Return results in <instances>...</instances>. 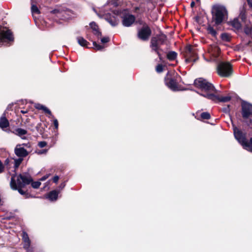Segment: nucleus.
Segmentation results:
<instances>
[{
	"label": "nucleus",
	"instance_id": "30",
	"mask_svg": "<svg viewBox=\"0 0 252 252\" xmlns=\"http://www.w3.org/2000/svg\"><path fill=\"white\" fill-rule=\"evenodd\" d=\"M201 118L203 119H209L210 118V115L208 112H203L201 115Z\"/></svg>",
	"mask_w": 252,
	"mask_h": 252
},
{
	"label": "nucleus",
	"instance_id": "44",
	"mask_svg": "<svg viewBox=\"0 0 252 252\" xmlns=\"http://www.w3.org/2000/svg\"><path fill=\"white\" fill-rule=\"evenodd\" d=\"M48 177H49L48 175H45V176L42 177L40 179V181H45L46 179H47L48 178Z\"/></svg>",
	"mask_w": 252,
	"mask_h": 252
},
{
	"label": "nucleus",
	"instance_id": "35",
	"mask_svg": "<svg viewBox=\"0 0 252 252\" xmlns=\"http://www.w3.org/2000/svg\"><path fill=\"white\" fill-rule=\"evenodd\" d=\"M156 70L158 72H161L163 70V66L161 64H158L156 67Z\"/></svg>",
	"mask_w": 252,
	"mask_h": 252
},
{
	"label": "nucleus",
	"instance_id": "19",
	"mask_svg": "<svg viewBox=\"0 0 252 252\" xmlns=\"http://www.w3.org/2000/svg\"><path fill=\"white\" fill-rule=\"evenodd\" d=\"M22 239L24 242V248L26 250H28L30 248L31 242L27 233L23 232Z\"/></svg>",
	"mask_w": 252,
	"mask_h": 252
},
{
	"label": "nucleus",
	"instance_id": "34",
	"mask_svg": "<svg viewBox=\"0 0 252 252\" xmlns=\"http://www.w3.org/2000/svg\"><path fill=\"white\" fill-rule=\"evenodd\" d=\"M42 110H43L45 113L49 114L50 117L53 118V116L52 115L51 112L46 107L44 106Z\"/></svg>",
	"mask_w": 252,
	"mask_h": 252
},
{
	"label": "nucleus",
	"instance_id": "14",
	"mask_svg": "<svg viewBox=\"0 0 252 252\" xmlns=\"http://www.w3.org/2000/svg\"><path fill=\"white\" fill-rule=\"evenodd\" d=\"M161 45H162V44L159 43L157 38H154V37L152 38L150 46L152 50L155 51L159 57L160 54L159 53V50L160 49V46Z\"/></svg>",
	"mask_w": 252,
	"mask_h": 252
},
{
	"label": "nucleus",
	"instance_id": "40",
	"mask_svg": "<svg viewBox=\"0 0 252 252\" xmlns=\"http://www.w3.org/2000/svg\"><path fill=\"white\" fill-rule=\"evenodd\" d=\"M44 107V106H43L41 104H37L35 106L36 108H37L38 109H41V110H43Z\"/></svg>",
	"mask_w": 252,
	"mask_h": 252
},
{
	"label": "nucleus",
	"instance_id": "6",
	"mask_svg": "<svg viewBox=\"0 0 252 252\" xmlns=\"http://www.w3.org/2000/svg\"><path fill=\"white\" fill-rule=\"evenodd\" d=\"M218 73L221 77H228L232 73V68L229 63L222 62L220 63L217 67Z\"/></svg>",
	"mask_w": 252,
	"mask_h": 252
},
{
	"label": "nucleus",
	"instance_id": "13",
	"mask_svg": "<svg viewBox=\"0 0 252 252\" xmlns=\"http://www.w3.org/2000/svg\"><path fill=\"white\" fill-rule=\"evenodd\" d=\"M14 152L17 157L22 158L28 155V151L23 147H22L21 145L16 146L14 150Z\"/></svg>",
	"mask_w": 252,
	"mask_h": 252
},
{
	"label": "nucleus",
	"instance_id": "8",
	"mask_svg": "<svg viewBox=\"0 0 252 252\" xmlns=\"http://www.w3.org/2000/svg\"><path fill=\"white\" fill-rule=\"evenodd\" d=\"M165 82L166 85L173 91H178L182 90L178 86L176 79L174 78L171 77L169 73L167 74L165 78Z\"/></svg>",
	"mask_w": 252,
	"mask_h": 252
},
{
	"label": "nucleus",
	"instance_id": "24",
	"mask_svg": "<svg viewBox=\"0 0 252 252\" xmlns=\"http://www.w3.org/2000/svg\"><path fill=\"white\" fill-rule=\"evenodd\" d=\"M154 37L157 38V39L159 41V43L162 44H164V43L166 40V36L165 35L163 34H159Z\"/></svg>",
	"mask_w": 252,
	"mask_h": 252
},
{
	"label": "nucleus",
	"instance_id": "49",
	"mask_svg": "<svg viewBox=\"0 0 252 252\" xmlns=\"http://www.w3.org/2000/svg\"><path fill=\"white\" fill-rule=\"evenodd\" d=\"M23 145H24L25 146L28 147V144H24Z\"/></svg>",
	"mask_w": 252,
	"mask_h": 252
},
{
	"label": "nucleus",
	"instance_id": "50",
	"mask_svg": "<svg viewBox=\"0 0 252 252\" xmlns=\"http://www.w3.org/2000/svg\"><path fill=\"white\" fill-rule=\"evenodd\" d=\"M21 112L23 113H26V111H21Z\"/></svg>",
	"mask_w": 252,
	"mask_h": 252
},
{
	"label": "nucleus",
	"instance_id": "9",
	"mask_svg": "<svg viewBox=\"0 0 252 252\" xmlns=\"http://www.w3.org/2000/svg\"><path fill=\"white\" fill-rule=\"evenodd\" d=\"M151 34V30L147 26H143L138 32V38L144 41L148 40Z\"/></svg>",
	"mask_w": 252,
	"mask_h": 252
},
{
	"label": "nucleus",
	"instance_id": "21",
	"mask_svg": "<svg viewBox=\"0 0 252 252\" xmlns=\"http://www.w3.org/2000/svg\"><path fill=\"white\" fill-rule=\"evenodd\" d=\"M59 192L54 190L50 191L47 195V198L51 201H55L58 198Z\"/></svg>",
	"mask_w": 252,
	"mask_h": 252
},
{
	"label": "nucleus",
	"instance_id": "17",
	"mask_svg": "<svg viewBox=\"0 0 252 252\" xmlns=\"http://www.w3.org/2000/svg\"><path fill=\"white\" fill-rule=\"evenodd\" d=\"M90 26L93 30L94 34L97 38H99L101 36V33L98 30V26L94 22H91L90 24Z\"/></svg>",
	"mask_w": 252,
	"mask_h": 252
},
{
	"label": "nucleus",
	"instance_id": "52",
	"mask_svg": "<svg viewBox=\"0 0 252 252\" xmlns=\"http://www.w3.org/2000/svg\"><path fill=\"white\" fill-rule=\"evenodd\" d=\"M251 152H252V151H251Z\"/></svg>",
	"mask_w": 252,
	"mask_h": 252
},
{
	"label": "nucleus",
	"instance_id": "26",
	"mask_svg": "<svg viewBox=\"0 0 252 252\" xmlns=\"http://www.w3.org/2000/svg\"><path fill=\"white\" fill-rule=\"evenodd\" d=\"M176 57L177 53L173 51L169 52L167 55V58L170 61L174 60V59H175Z\"/></svg>",
	"mask_w": 252,
	"mask_h": 252
},
{
	"label": "nucleus",
	"instance_id": "32",
	"mask_svg": "<svg viewBox=\"0 0 252 252\" xmlns=\"http://www.w3.org/2000/svg\"><path fill=\"white\" fill-rule=\"evenodd\" d=\"M222 39L224 41H227L229 40V36L226 33H222L221 35Z\"/></svg>",
	"mask_w": 252,
	"mask_h": 252
},
{
	"label": "nucleus",
	"instance_id": "11",
	"mask_svg": "<svg viewBox=\"0 0 252 252\" xmlns=\"http://www.w3.org/2000/svg\"><path fill=\"white\" fill-rule=\"evenodd\" d=\"M240 17L245 24V27L244 29V32L247 35H250L252 33V26L249 24V22L246 20V17L244 13H241Z\"/></svg>",
	"mask_w": 252,
	"mask_h": 252
},
{
	"label": "nucleus",
	"instance_id": "25",
	"mask_svg": "<svg viewBox=\"0 0 252 252\" xmlns=\"http://www.w3.org/2000/svg\"><path fill=\"white\" fill-rule=\"evenodd\" d=\"M218 100L221 102H227L230 100V97L229 96L220 97V96L217 95V98H215L214 100Z\"/></svg>",
	"mask_w": 252,
	"mask_h": 252
},
{
	"label": "nucleus",
	"instance_id": "42",
	"mask_svg": "<svg viewBox=\"0 0 252 252\" xmlns=\"http://www.w3.org/2000/svg\"><path fill=\"white\" fill-rule=\"evenodd\" d=\"M59 179V176H55L53 178V180L54 182H55V183H57V182H58V181Z\"/></svg>",
	"mask_w": 252,
	"mask_h": 252
},
{
	"label": "nucleus",
	"instance_id": "36",
	"mask_svg": "<svg viewBox=\"0 0 252 252\" xmlns=\"http://www.w3.org/2000/svg\"><path fill=\"white\" fill-rule=\"evenodd\" d=\"M47 151H48V150H47L43 149V150H41L36 151V153L38 155H42V154H46V153L47 152Z\"/></svg>",
	"mask_w": 252,
	"mask_h": 252
},
{
	"label": "nucleus",
	"instance_id": "27",
	"mask_svg": "<svg viewBox=\"0 0 252 252\" xmlns=\"http://www.w3.org/2000/svg\"><path fill=\"white\" fill-rule=\"evenodd\" d=\"M93 46L94 48L96 50H101L104 48L103 46L100 45L99 44H97L96 42L94 41L93 42Z\"/></svg>",
	"mask_w": 252,
	"mask_h": 252
},
{
	"label": "nucleus",
	"instance_id": "3",
	"mask_svg": "<svg viewBox=\"0 0 252 252\" xmlns=\"http://www.w3.org/2000/svg\"><path fill=\"white\" fill-rule=\"evenodd\" d=\"M32 181L30 176L28 174H20L18 176L12 175L10 182V187L14 190L18 189L22 195L26 194V192L21 188L29 184Z\"/></svg>",
	"mask_w": 252,
	"mask_h": 252
},
{
	"label": "nucleus",
	"instance_id": "29",
	"mask_svg": "<svg viewBox=\"0 0 252 252\" xmlns=\"http://www.w3.org/2000/svg\"><path fill=\"white\" fill-rule=\"evenodd\" d=\"M207 31L209 33H210L211 34H212L213 36H215L216 34H217V32L216 31L213 29V28H212V27H209L208 28H207Z\"/></svg>",
	"mask_w": 252,
	"mask_h": 252
},
{
	"label": "nucleus",
	"instance_id": "5",
	"mask_svg": "<svg viewBox=\"0 0 252 252\" xmlns=\"http://www.w3.org/2000/svg\"><path fill=\"white\" fill-rule=\"evenodd\" d=\"M234 134L237 140L248 151H252V138L248 142L246 139V134L236 127L233 126Z\"/></svg>",
	"mask_w": 252,
	"mask_h": 252
},
{
	"label": "nucleus",
	"instance_id": "16",
	"mask_svg": "<svg viewBox=\"0 0 252 252\" xmlns=\"http://www.w3.org/2000/svg\"><path fill=\"white\" fill-rule=\"evenodd\" d=\"M210 56L214 58H216L219 56L220 53L219 48L216 45H211L208 50Z\"/></svg>",
	"mask_w": 252,
	"mask_h": 252
},
{
	"label": "nucleus",
	"instance_id": "48",
	"mask_svg": "<svg viewBox=\"0 0 252 252\" xmlns=\"http://www.w3.org/2000/svg\"><path fill=\"white\" fill-rule=\"evenodd\" d=\"M9 159H7L5 160V164H8L9 163Z\"/></svg>",
	"mask_w": 252,
	"mask_h": 252
},
{
	"label": "nucleus",
	"instance_id": "51",
	"mask_svg": "<svg viewBox=\"0 0 252 252\" xmlns=\"http://www.w3.org/2000/svg\"><path fill=\"white\" fill-rule=\"evenodd\" d=\"M197 2H200V0H196Z\"/></svg>",
	"mask_w": 252,
	"mask_h": 252
},
{
	"label": "nucleus",
	"instance_id": "47",
	"mask_svg": "<svg viewBox=\"0 0 252 252\" xmlns=\"http://www.w3.org/2000/svg\"><path fill=\"white\" fill-rule=\"evenodd\" d=\"M195 5V2L194 1H192L191 4H190V6L191 7H193Z\"/></svg>",
	"mask_w": 252,
	"mask_h": 252
},
{
	"label": "nucleus",
	"instance_id": "38",
	"mask_svg": "<svg viewBox=\"0 0 252 252\" xmlns=\"http://www.w3.org/2000/svg\"><path fill=\"white\" fill-rule=\"evenodd\" d=\"M109 41V38L108 37H104L101 38V41L103 43H107Z\"/></svg>",
	"mask_w": 252,
	"mask_h": 252
},
{
	"label": "nucleus",
	"instance_id": "31",
	"mask_svg": "<svg viewBox=\"0 0 252 252\" xmlns=\"http://www.w3.org/2000/svg\"><path fill=\"white\" fill-rule=\"evenodd\" d=\"M41 185V183L39 181L34 182L32 183V188L34 189H37Z\"/></svg>",
	"mask_w": 252,
	"mask_h": 252
},
{
	"label": "nucleus",
	"instance_id": "12",
	"mask_svg": "<svg viewBox=\"0 0 252 252\" xmlns=\"http://www.w3.org/2000/svg\"><path fill=\"white\" fill-rule=\"evenodd\" d=\"M196 61V53L194 52L192 47L189 46L187 48L186 59L187 63L195 62Z\"/></svg>",
	"mask_w": 252,
	"mask_h": 252
},
{
	"label": "nucleus",
	"instance_id": "7",
	"mask_svg": "<svg viewBox=\"0 0 252 252\" xmlns=\"http://www.w3.org/2000/svg\"><path fill=\"white\" fill-rule=\"evenodd\" d=\"M242 116L247 123L252 124V105L248 103L243 104Z\"/></svg>",
	"mask_w": 252,
	"mask_h": 252
},
{
	"label": "nucleus",
	"instance_id": "33",
	"mask_svg": "<svg viewBox=\"0 0 252 252\" xmlns=\"http://www.w3.org/2000/svg\"><path fill=\"white\" fill-rule=\"evenodd\" d=\"M32 13H39V11L37 8V7L35 5H32Z\"/></svg>",
	"mask_w": 252,
	"mask_h": 252
},
{
	"label": "nucleus",
	"instance_id": "41",
	"mask_svg": "<svg viewBox=\"0 0 252 252\" xmlns=\"http://www.w3.org/2000/svg\"><path fill=\"white\" fill-rule=\"evenodd\" d=\"M60 10L57 9H54L51 11V13L55 14H58L60 13Z\"/></svg>",
	"mask_w": 252,
	"mask_h": 252
},
{
	"label": "nucleus",
	"instance_id": "2",
	"mask_svg": "<svg viewBox=\"0 0 252 252\" xmlns=\"http://www.w3.org/2000/svg\"><path fill=\"white\" fill-rule=\"evenodd\" d=\"M117 5L116 0H111L104 6V10L101 11V13L98 16L104 18L108 23L113 27L118 24V20L117 16L121 14V12L116 10L108 11V9L111 8V6L116 7Z\"/></svg>",
	"mask_w": 252,
	"mask_h": 252
},
{
	"label": "nucleus",
	"instance_id": "46",
	"mask_svg": "<svg viewBox=\"0 0 252 252\" xmlns=\"http://www.w3.org/2000/svg\"><path fill=\"white\" fill-rule=\"evenodd\" d=\"M249 5L252 7V0H247Z\"/></svg>",
	"mask_w": 252,
	"mask_h": 252
},
{
	"label": "nucleus",
	"instance_id": "10",
	"mask_svg": "<svg viewBox=\"0 0 252 252\" xmlns=\"http://www.w3.org/2000/svg\"><path fill=\"white\" fill-rule=\"evenodd\" d=\"M13 38L11 32L9 30H3L0 32V42L6 41H12Z\"/></svg>",
	"mask_w": 252,
	"mask_h": 252
},
{
	"label": "nucleus",
	"instance_id": "20",
	"mask_svg": "<svg viewBox=\"0 0 252 252\" xmlns=\"http://www.w3.org/2000/svg\"><path fill=\"white\" fill-rule=\"evenodd\" d=\"M13 132L15 134L21 137L23 139H26V137L24 135L27 133L26 130L18 128L16 129Z\"/></svg>",
	"mask_w": 252,
	"mask_h": 252
},
{
	"label": "nucleus",
	"instance_id": "28",
	"mask_svg": "<svg viewBox=\"0 0 252 252\" xmlns=\"http://www.w3.org/2000/svg\"><path fill=\"white\" fill-rule=\"evenodd\" d=\"M23 158H19L18 159H16L14 160V167L15 169L19 166Z\"/></svg>",
	"mask_w": 252,
	"mask_h": 252
},
{
	"label": "nucleus",
	"instance_id": "37",
	"mask_svg": "<svg viewBox=\"0 0 252 252\" xmlns=\"http://www.w3.org/2000/svg\"><path fill=\"white\" fill-rule=\"evenodd\" d=\"M38 145L40 148H43L47 145V143L45 141H41L38 143Z\"/></svg>",
	"mask_w": 252,
	"mask_h": 252
},
{
	"label": "nucleus",
	"instance_id": "1",
	"mask_svg": "<svg viewBox=\"0 0 252 252\" xmlns=\"http://www.w3.org/2000/svg\"><path fill=\"white\" fill-rule=\"evenodd\" d=\"M195 86L200 89L202 93L199 94L200 95L211 100H214L217 98V91L215 89L213 85L206 80L203 78L196 79L194 81Z\"/></svg>",
	"mask_w": 252,
	"mask_h": 252
},
{
	"label": "nucleus",
	"instance_id": "43",
	"mask_svg": "<svg viewBox=\"0 0 252 252\" xmlns=\"http://www.w3.org/2000/svg\"><path fill=\"white\" fill-rule=\"evenodd\" d=\"M3 170V166L1 162L0 161V173Z\"/></svg>",
	"mask_w": 252,
	"mask_h": 252
},
{
	"label": "nucleus",
	"instance_id": "4",
	"mask_svg": "<svg viewBox=\"0 0 252 252\" xmlns=\"http://www.w3.org/2000/svg\"><path fill=\"white\" fill-rule=\"evenodd\" d=\"M212 16L213 21L215 25H219L227 20L228 12L224 6L216 5L213 8Z\"/></svg>",
	"mask_w": 252,
	"mask_h": 252
},
{
	"label": "nucleus",
	"instance_id": "15",
	"mask_svg": "<svg viewBox=\"0 0 252 252\" xmlns=\"http://www.w3.org/2000/svg\"><path fill=\"white\" fill-rule=\"evenodd\" d=\"M135 21V17L132 15H126L123 18V24L126 27L131 26Z\"/></svg>",
	"mask_w": 252,
	"mask_h": 252
},
{
	"label": "nucleus",
	"instance_id": "18",
	"mask_svg": "<svg viewBox=\"0 0 252 252\" xmlns=\"http://www.w3.org/2000/svg\"><path fill=\"white\" fill-rule=\"evenodd\" d=\"M228 25L231 26L234 30L237 31L241 29L242 26L241 24L237 18H235L233 20L229 21Z\"/></svg>",
	"mask_w": 252,
	"mask_h": 252
},
{
	"label": "nucleus",
	"instance_id": "45",
	"mask_svg": "<svg viewBox=\"0 0 252 252\" xmlns=\"http://www.w3.org/2000/svg\"><path fill=\"white\" fill-rule=\"evenodd\" d=\"M65 183H62V184H61L60 185V186L59 188H60V189H62L63 188H64V187H65Z\"/></svg>",
	"mask_w": 252,
	"mask_h": 252
},
{
	"label": "nucleus",
	"instance_id": "39",
	"mask_svg": "<svg viewBox=\"0 0 252 252\" xmlns=\"http://www.w3.org/2000/svg\"><path fill=\"white\" fill-rule=\"evenodd\" d=\"M54 125L56 129L58 128L59 124L57 119H54L53 121Z\"/></svg>",
	"mask_w": 252,
	"mask_h": 252
},
{
	"label": "nucleus",
	"instance_id": "22",
	"mask_svg": "<svg viewBox=\"0 0 252 252\" xmlns=\"http://www.w3.org/2000/svg\"><path fill=\"white\" fill-rule=\"evenodd\" d=\"M9 122L7 119L4 117L2 116L0 118V127L2 129L6 128L9 126Z\"/></svg>",
	"mask_w": 252,
	"mask_h": 252
},
{
	"label": "nucleus",
	"instance_id": "23",
	"mask_svg": "<svg viewBox=\"0 0 252 252\" xmlns=\"http://www.w3.org/2000/svg\"><path fill=\"white\" fill-rule=\"evenodd\" d=\"M77 40L78 43L81 46L89 48L88 45L89 44V43L83 37L78 36L77 37Z\"/></svg>",
	"mask_w": 252,
	"mask_h": 252
}]
</instances>
